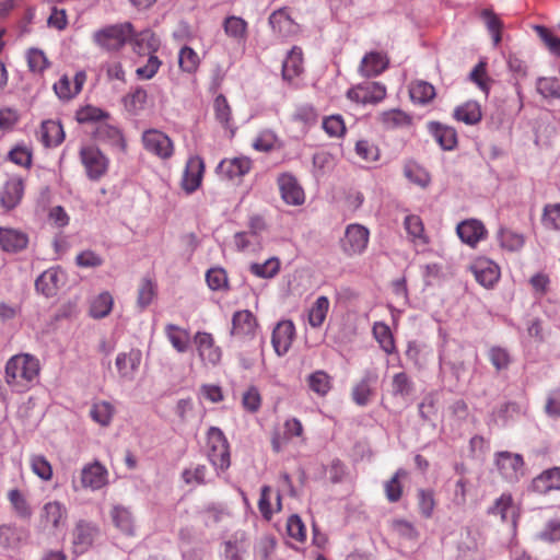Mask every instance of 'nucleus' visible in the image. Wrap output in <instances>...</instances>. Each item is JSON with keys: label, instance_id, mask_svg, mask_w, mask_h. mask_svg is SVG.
I'll return each instance as SVG.
<instances>
[{"label": "nucleus", "instance_id": "nucleus-1", "mask_svg": "<svg viewBox=\"0 0 560 560\" xmlns=\"http://www.w3.org/2000/svg\"><path fill=\"white\" fill-rule=\"evenodd\" d=\"M40 364L28 353L13 355L5 364V382L16 392L28 390L38 380Z\"/></svg>", "mask_w": 560, "mask_h": 560}, {"label": "nucleus", "instance_id": "nucleus-2", "mask_svg": "<svg viewBox=\"0 0 560 560\" xmlns=\"http://www.w3.org/2000/svg\"><path fill=\"white\" fill-rule=\"evenodd\" d=\"M135 30L131 23L124 22L106 25L92 35L93 43L106 51H118L133 38Z\"/></svg>", "mask_w": 560, "mask_h": 560}, {"label": "nucleus", "instance_id": "nucleus-3", "mask_svg": "<svg viewBox=\"0 0 560 560\" xmlns=\"http://www.w3.org/2000/svg\"><path fill=\"white\" fill-rule=\"evenodd\" d=\"M208 458L212 466L221 471L231 465L230 445L224 433L217 427H211L207 433Z\"/></svg>", "mask_w": 560, "mask_h": 560}, {"label": "nucleus", "instance_id": "nucleus-4", "mask_svg": "<svg viewBox=\"0 0 560 560\" xmlns=\"http://www.w3.org/2000/svg\"><path fill=\"white\" fill-rule=\"evenodd\" d=\"M80 160L90 180H100L108 171L109 160L94 145L82 147Z\"/></svg>", "mask_w": 560, "mask_h": 560}, {"label": "nucleus", "instance_id": "nucleus-5", "mask_svg": "<svg viewBox=\"0 0 560 560\" xmlns=\"http://www.w3.org/2000/svg\"><path fill=\"white\" fill-rule=\"evenodd\" d=\"M68 521V510L59 501H49L44 504L39 514V525L44 530L56 534L61 530Z\"/></svg>", "mask_w": 560, "mask_h": 560}, {"label": "nucleus", "instance_id": "nucleus-6", "mask_svg": "<svg viewBox=\"0 0 560 560\" xmlns=\"http://www.w3.org/2000/svg\"><path fill=\"white\" fill-rule=\"evenodd\" d=\"M387 94L386 86L381 82L370 81L358 84L347 92V97L360 104H378Z\"/></svg>", "mask_w": 560, "mask_h": 560}, {"label": "nucleus", "instance_id": "nucleus-7", "mask_svg": "<svg viewBox=\"0 0 560 560\" xmlns=\"http://www.w3.org/2000/svg\"><path fill=\"white\" fill-rule=\"evenodd\" d=\"M494 462L502 478L509 482H516L524 475V459L520 454L498 452Z\"/></svg>", "mask_w": 560, "mask_h": 560}, {"label": "nucleus", "instance_id": "nucleus-8", "mask_svg": "<svg viewBox=\"0 0 560 560\" xmlns=\"http://www.w3.org/2000/svg\"><path fill=\"white\" fill-rule=\"evenodd\" d=\"M370 232L361 224L347 226L345 236L341 238L342 252L348 256L362 254L369 244Z\"/></svg>", "mask_w": 560, "mask_h": 560}, {"label": "nucleus", "instance_id": "nucleus-9", "mask_svg": "<svg viewBox=\"0 0 560 560\" xmlns=\"http://www.w3.org/2000/svg\"><path fill=\"white\" fill-rule=\"evenodd\" d=\"M144 149L162 160H167L174 154V143L164 132L156 129L145 130L142 135Z\"/></svg>", "mask_w": 560, "mask_h": 560}, {"label": "nucleus", "instance_id": "nucleus-10", "mask_svg": "<svg viewBox=\"0 0 560 560\" xmlns=\"http://www.w3.org/2000/svg\"><path fill=\"white\" fill-rule=\"evenodd\" d=\"M253 168V161L248 156L223 159L217 166L220 177L231 182H241Z\"/></svg>", "mask_w": 560, "mask_h": 560}, {"label": "nucleus", "instance_id": "nucleus-11", "mask_svg": "<svg viewBox=\"0 0 560 560\" xmlns=\"http://www.w3.org/2000/svg\"><path fill=\"white\" fill-rule=\"evenodd\" d=\"M25 182L21 176L9 177L0 189V206L4 211L15 209L24 197Z\"/></svg>", "mask_w": 560, "mask_h": 560}, {"label": "nucleus", "instance_id": "nucleus-12", "mask_svg": "<svg viewBox=\"0 0 560 560\" xmlns=\"http://www.w3.org/2000/svg\"><path fill=\"white\" fill-rule=\"evenodd\" d=\"M205 162L199 155L190 156L187 162L182 177V188L187 192L191 194L196 191L203 178Z\"/></svg>", "mask_w": 560, "mask_h": 560}, {"label": "nucleus", "instance_id": "nucleus-13", "mask_svg": "<svg viewBox=\"0 0 560 560\" xmlns=\"http://www.w3.org/2000/svg\"><path fill=\"white\" fill-rule=\"evenodd\" d=\"M194 341L198 351V354L202 362L207 365H217L222 358V351L220 347L215 346L214 338L210 332L198 331Z\"/></svg>", "mask_w": 560, "mask_h": 560}, {"label": "nucleus", "instance_id": "nucleus-14", "mask_svg": "<svg viewBox=\"0 0 560 560\" xmlns=\"http://www.w3.org/2000/svg\"><path fill=\"white\" fill-rule=\"evenodd\" d=\"M80 479L83 488L100 490L108 483V470L102 463L94 460L83 466Z\"/></svg>", "mask_w": 560, "mask_h": 560}, {"label": "nucleus", "instance_id": "nucleus-15", "mask_svg": "<svg viewBox=\"0 0 560 560\" xmlns=\"http://www.w3.org/2000/svg\"><path fill=\"white\" fill-rule=\"evenodd\" d=\"M295 337V326L292 320H281L273 328L271 343L275 352L282 357L292 346Z\"/></svg>", "mask_w": 560, "mask_h": 560}, {"label": "nucleus", "instance_id": "nucleus-16", "mask_svg": "<svg viewBox=\"0 0 560 560\" xmlns=\"http://www.w3.org/2000/svg\"><path fill=\"white\" fill-rule=\"evenodd\" d=\"M279 190L283 201L291 206H301L305 201V194L296 178L290 174L278 177Z\"/></svg>", "mask_w": 560, "mask_h": 560}, {"label": "nucleus", "instance_id": "nucleus-17", "mask_svg": "<svg viewBox=\"0 0 560 560\" xmlns=\"http://www.w3.org/2000/svg\"><path fill=\"white\" fill-rule=\"evenodd\" d=\"M258 327L257 318L248 310L237 311L232 317L231 335L240 338H252Z\"/></svg>", "mask_w": 560, "mask_h": 560}, {"label": "nucleus", "instance_id": "nucleus-18", "mask_svg": "<svg viewBox=\"0 0 560 560\" xmlns=\"http://www.w3.org/2000/svg\"><path fill=\"white\" fill-rule=\"evenodd\" d=\"M86 81V73L78 71L74 75L73 82L69 77L63 74L52 86L54 92L59 100L69 101L75 97L81 91Z\"/></svg>", "mask_w": 560, "mask_h": 560}, {"label": "nucleus", "instance_id": "nucleus-19", "mask_svg": "<svg viewBox=\"0 0 560 560\" xmlns=\"http://www.w3.org/2000/svg\"><path fill=\"white\" fill-rule=\"evenodd\" d=\"M530 490L538 494L560 491V467H552L541 471L532 480Z\"/></svg>", "mask_w": 560, "mask_h": 560}, {"label": "nucleus", "instance_id": "nucleus-20", "mask_svg": "<svg viewBox=\"0 0 560 560\" xmlns=\"http://www.w3.org/2000/svg\"><path fill=\"white\" fill-rule=\"evenodd\" d=\"M28 236L21 230L0 226V247L7 253H19L27 247Z\"/></svg>", "mask_w": 560, "mask_h": 560}, {"label": "nucleus", "instance_id": "nucleus-21", "mask_svg": "<svg viewBox=\"0 0 560 560\" xmlns=\"http://www.w3.org/2000/svg\"><path fill=\"white\" fill-rule=\"evenodd\" d=\"M377 382V374L366 371L363 377L354 384L351 397L358 406H366L374 395V386Z\"/></svg>", "mask_w": 560, "mask_h": 560}, {"label": "nucleus", "instance_id": "nucleus-22", "mask_svg": "<svg viewBox=\"0 0 560 560\" xmlns=\"http://www.w3.org/2000/svg\"><path fill=\"white\" fill-rule=\"evenodd\" d=\"M456 232L462 242L471 247H475L487 235L485 225L476 219L463 221L457 225Z\"/></svg>", "mask_w": 560, "mask_h": 560}, {"label": "nucleus", "instance_id": "nucleus-23", "mask_svg": "<svg viewBox=\"0 0 560 560\" xmlns=\"http://www.w3.org/2000/svg\"><path fill=\"white\" fill-rule=\"evenodd\" d=\"M304 428L302 422L298 418H290L285 420L283 424V433H273L271 439V446L276 453L282 451V448L289 443L292 438L303 436Z\"/></svg>", "mask_w": 560, "mask_h": 560}, {"label": "nucleus", "instance_id": "nucleus-24", "mask_svg": "<svg viewBox=\"0 0 560 560\" xmlns=\"http://www.w3.org/2000/svg\"><path fill=\"white\" fill-rule=\"evenodd\" d=\"M388 65L389 59L386 54L371 51L362 58L360 73L365 78L377 77L388 68Z\"/></svg>", "mask_w": 560, "mask_h": 560}, {"label": "nucleus", "instance_id": "nucleus-25", "mask_svg": "<svg viewBox=\"0 0 560 560\" xmlns=\"http://www.w3.org/2000/svg\"><path fill=\"white\" fill-rule=\"evenodd\" d=\"M477 282L485 288L493 287L500 278L499 267L487 259H479L471 266Z\"/></svg>", "mask_w": 560, "mask_h": 560}, {"label": "nucleus", "instance_id": "nucleus-26", "mask_svg": "<svg viewBox=\"0 0 560 560\" xmlns=\"http://www.w3.org/2000/svg\"><path fill=\"white\" fill-rule=\"evenodd\" d=\"M490 515H499L502 522H511L516 525L518 513L510 493H503L498 498L493 505L489 508Z\"/></svg>", "mask_w": 560, "mask_h": 560}, {"label": "nucleus", "instance_id": "nucleus-27", "mask_svg": "<svg viewBox=\"0 0 560 560\" xmlns=\"http://www.w3.org/2000/svg\"><path fill=\"white\" fill-rule=\"evenodd\" d=\"M404 226L410 242L416 246H427L430 237L425 233L422 219L417 214H408L404 220Z\"/></svg>", "mask_w": 560, "mask_h": 560}, {"label": "nucleus", "instance_id": "nucleus-28", "mask_svg": "<svg viewBox=\"0 0 560 560\" xmlns=\"http://www.w3.org/2000/svg\"><path fill=\"white\" fill-rule=\"evenodd\" d=\"M376 121L381 124L384 129L393 130L410 126L412 118L406 112L394 108L381 112L376 117Z\"/></svg>", "mask_w": 560, "mask_h": 560}, {"label": "nucleus", "instance_id": "nucleus-29", "mask_svg": "<svg viewBox=\"0 0 560 560\" xmlns=\"http://www.w3.org/2000/svg\"><path fill=\"white\" fill-rule=\"evenodd\" d=\"M95 534L96 528L92 526L90 523H86L84 521L78 522L73 529L72 539L75 552H85L92 546Z\"/></svg>", "mask_w": 560, "mask_h": 560}, {"label": "nucleus", "instance_id": "nucleus-30", "mask_svg": "<svg viewBox=\"0 0 560 560\" xmlns=\"http://www.w3.org/2000/svg\"><path fill=\"white\" fill-rule=\"evenodd\" d=\"M303 51L294 46L288 54L282 65V77L287 81H292L303 72Z\"/></svg>", "mask_w": 560, "mask_h": 560}, {"label": "nucleus", "instance_id": "nucleus-31", "mask_svg": "<svg viewBox=\"0 0 560 560\" xmlns=\"http://www.w3.org/2000/svg\"><path fill=\"white\" fill-rule=\"evenodd\" d=\"M39 138L47 148L59 145L65 138L62 126L55 120L43 121L39 129Z\"/></svg>", "mask_w": 560, "mask_h": 560}, {"label": "nucleus", "instance_id": "nucleus-32", "mask_svg": "<svg viewBox=\"0 0 560 560\" xmlns=\"http://www.w3.org/2000/svg\"><path fill=\"white\" fill-rule=\"evenodd\" d=\"M407 477L408 471L404 468H399L395 471L390 479L384 482L385 498L389 503H396L402 498V480Z\"/></svg>", "mask_w": 560, "mask_h": 560}, {"label": "nucleus", "instance_id": "nucleus-33", "mask_svg": "<svg viewBox=\"0 0 560 560\" xmlns=\"http://www.w3.org/2000/svg\"><path fill=\"white\" fill-rule=\"evenodd\" d=\"M269 24L281 36H289L296 30V24L285 9H279L269 16Z\"/></svg>", "mask_w": 560, "mask_h": 560}, {"label": "nucleus", "instance_id": "nucleus-34", "mask_svg": "<svg viewBox=\"0 0 560 560\" xmlns=\"http://www.w3.org/2000/svg\"><path fill=\"white\" fill-rule=\"evenodd\" d=\"M308 388L319 397L332 389V377L324 370H317L306 377Z\"/></svg>", "mask_w": 560, "mask_h": 560}, {"label": "nucleus", "instance_id": "nucleus-35", "mask_svg": "<svg viewBox=\"0 0 560 560\" xmlns=\"http://www.w3.org/2000/svg\"><path fill=\"white\" fill-rule=\"evenodd\" d=\"M112 522L120 532L132 535L135 530V520L129 509L115 505L110 510Z\"/></svg>", "mask_w": 560, "mask_h": 560}, {"label": "nucleus", "instance_id": "nucleus-36", "mask_svg": "<svg viewBox=\"0 0 560 560\" xmlns=\"http://www.w3.org/2000/svg\"><path fill=\"white\" fill-rule=\"evenodd\" d=\"M164 332L173 348L183 353L186 352L190 341L189 331L174 324H167Z\"/></svg>", "mask_w": 560, "mask_h": 560}, {"label": "nucleus", "instance_id": "nucleus-37", "mask_svg": "<svg viewBox=\"0 0 560 560\" xmlns=\"http://www.w3.org/2000/svg\"><path fill=\"white\" fill-rule=\"evenodd\" d=\"M431 131L436 142L444 150H453L457 144V133L452 127L439 122L431 124Z\"/></svg>", "mask_w": 560, "mask_h": 560}, {"label": "nucleus", "instance_id": "nucleus-38", "mask_svg": "<svg viewBox=\"0 0 560 560\" xmlns=\"http://www.w3.org/2000/svg\"><path fill=\"white\" fill-rule=\"evenodd\" d=\"M454 117L456 120L463 121L466 125H476L482 117L480 105L474 101L466 102L455 108Z\"/></svg>", "mask_w": 560, "mask_h": 560}, {"label": "nucleus", "instance_id": "nucleus-39", "mask_svg": "<svg viewBox=\"0 0 560 560\" xmlns=\"http://www.w3.org/2000/svg\"><path fill=\"white\" fill-rule=\"evenodd\" d=\"M60 273L57 269L45 270L35 281V288L46 296H52L58 288Z\"/></svg>", "mask_w": 560, "mask_h": 560}, {"label": "nucleus", "instance_id": "nucleus-40", "mask_svg": "<svg viewBox=\"0 0 560 560\" xmlns=\"http://www.w3.org/2000/svg\"><path fill=\"white\" fill-rule=\"evenodd\" d=\"M246 534L245 532H236L234 533L225 542H224V556L229 560H243L242 552L245 551V542H246Z\"/></svg>", "mask_w": 560, "mask_h": 560}, {"label": "nucleus", "instance_id": "nucleus-41", "mask_svg": "<svg viewBox=\"0 0 560 560\" xmlns=\"http://www.w3.org/2000/svg\"><path fill=\"white\" fill-rule=\"evenodd\" d=\"M113 295L107 291L102 292L92 300L90 305V315L96 319L104 318L109 315L113 310Z\"/></svg>", "mask_w": 560, "mask_h": 560}, {"label": "nucleus", "instance_id": "nucleus-42", "mask_svg": "<svg viewBox=\"0 0 560 560\" xmlns=\"http://www.w3.org/2000/svg\"><path fill=\"white\" fill-rule=\"evenodd\" d=\"M409 94L415 103L428 104L435 97V89L429 82L418 80L410 84Z\"/></svg>", "mask_w": 560, "mask_h": 560}, {"label": "nucleus", "instance_id": "nucleus-43", "mask_svg": "<svg viewBox=\"0 0 560 560\" xmlns=\"http://www.w3.org/2000/svg\"><path fill=\"white\" fill-rule=\"evenodd\" d=\"M28 70L35 74H43L50 67L46 54L38 48H30L25 54Z\"/></svg>", "mask_w": 560, "mask_h": 560}, {"label": "nucleus", "instance_id": "nucleus-44", "mask_svg": "<svg viewBox=\"0 0 560 560\" xmlns=\"http://www.w3.org/2000/svg\"><path fill=\"white\" fill-rule=\"evenodd\" d=\"M8 500L14 513L23 520H30L32 516V508L24 495L19 489H12L8 492Z\"/></svg>", "mask_w": 560, "mask_h": 560}, {"label": "nucleus", "instance_id": "nucleus-45", "mask_svg": "<svg viewBox=\"0 0 560 560\" xmlns=\"http://www.w3.org/2000/svg\"><path fill=\"white\" fill-rule=\"evenodd\" d=\"M247 26L248 24L244 19L235 15L228 16L223 22L225 34L237 42L245 40Z\"/></svg>", "mask_w": 560, "mask_h": 560}, {"label": "nucleus", "instance_id": "nucleus-46", "mask_svg": "<svg viewBox=\"0 0 560 560\" xmlns=\"http://www.w3.org/2000/svg\"><path fill=\"white\" fill-rule=\"evenodd\" d=\"M373 336L384 352L392 354L396 351L394 336L386 324L375 323L373 326Z\"/></svg>", "mask_w": 560, "mask_h": 560}, {"label": "nucleus", "instance_id": "nucleus-47", "mask_svg": "<svg viewBox=\"0 0 560 560\" xmlns=\"http://www.w3.org/2000/svg\"><path fill=\"white\" fill-rule=\"evenodd\" d=\"M329 310V300L325 295L316 299L308 311V324L314 327H320L326 319Z\"/></svg>", "mask_w": 560, "mask_h": 560}, {"label": "nucleus", "instance_id": "nucleus-48", "mask_svg": "<svg viewBox=\"0 0 560 560\" xmlns=\"http://www.w3.org/2000/svg\"><path fill=\"white\" fill-rule=\"evenodd\" d=\"M93 133L98 141L109 142L112 144H117L122 141L120 130L104 120L96 125Z\"/></svg>", "mask_w": 560, "mask_h": 560}, {"label": "nucleus", "instance_id": "nucleus-49", "mask_svg": "<svg viewBox=\"0 0 560 560\" xmlns=\"http://www.w3.org/2000/svg\"><path fill=\"white\" fill-rule=\"evenodd\" d=\"M114 406L108 401H98L93 404L90 416L91 418L102 427H107L114 416Z\"/></svg>", "mask_w": 560, "mask_h": 560}, {"label": "nucleus", "instance_id": "nucleus-50", "mask_svg": "<svg viewBox=\"0 0 560 560\" xmlns=\"http://www.w3.org/2000/svg\"><path fill=\"white\" fill-rule=\"evenodd\" d=\"M8 160L21 167L31 168L33 164L32 148L25 144H16L9 151Z\"/></svg>", "mask_w": 560, "mask_h": 560}, {"label": "nucleus", "instance_id": "nucleus-51", "mask_svg": "<svg viewBox=\"0 0 560 560\" xmlns=\"http://www.w3.org/2000/svg\"><path fill=\"white\" fill-rule=\"evenodd\" d=\"M179 68L187 73H195L200 65L198 54L189 46H184L178 54Z\"/></svg>", "mask_w": 560, "mask_h": 560}, {"label": "nucleus", "instance_id": "nucleus-52", "mask_svg": "<svg viewBox=\"0 0 560 560\" xmlns=\"http://www.w3.org/2000/svg\"><path fill=\"white\" fill-rule=\"evenodd\" d=\"M249 270L253 275L262 279L273 278L280 270V260L276 257L267 259L262 264H252Z\"/></svg>", "mask_w": 560, "mask_h": 560}, {"label": "nucleus", "instance_id": "nucleus-53", "mask_svg": "<svg viewBox=\"0 0 560 560\" xmlns=\"http://www.w3.org/2000/svg\"><path fill=\"white\" fill-rule=\"evenodd\" d=\"M215 119L224 127L229 128L232 121V109L224 95L219 94L213 102Z\"/></svg>", "mask_w": 560, "mask_h": 560}, {"label": "nucleus", "instance_id": "nucleus-54", "mask_svg": "<svg viewBox=\"0 0 560 560\" xmlns=\"http://www.w3.org/2000/svg\"><path fill=\"white\" fill-rule=\"evenodd\" d=\"M488 359L497 371L506 370L512 362L509 350L500 346H493L489 349Z\"/></svg>", "mask_w": 560, "mask_h": 560}, {"label": "nucleus", "instance_id": "nucleus-55", "mask_svg": "<svg viewBox=\"0 0 560 560\" xmlns=\"http://www.w3.org/2000/svg\"><path fill=\"white\" fill-rule=\"evenodd\" d=\"M32 471L42 480L49 481L52 478V467L43 455H33L30 459Z\"/></svg>", "mask_w": 560, "mask_h": 560}, {"label": "nucleus", "instance_id": "nucleus-56", "mask_svg": "<svg viewBox=\"0 0 560 560\" xmlns=\"http://www.w3.org/2000/svg\"><path fill=\"white\" fill-rule=\"evenodd\" d=\"M156 293L154 282L149 278H143L139 284L137 304L141 310H144L151 304Z\"/></svg>", "mask_w": 560, "mask_h": 560}, {"label": "nucleus", "instance_id": "nucleus-57", "mask_svg": "<svg viewBox=\"0 0 560 560\" xmlns=\"http://www.w3.org/2000/svg\"><path fill=\"white\" fill-rule=\"evenodd\" d=\"M208 287L213 291L226 290L229 288L228 275L223 268H211L206 273Z\"/></svg>", "mask_w": 560, "mask_h": 560}, {"label": "nucleus", "instance_id": "nucleus-58", "mask_svg": "<svg viewBox=\"0 0 560 560\" xmlns=\"http://www.w3.org/2000/svg\"><path fill=\"white\" fill-rule=\"evenodd\" d=\"M418 508L421 515L425 518H430L433 515L435 509L434 492L432 490L419 489L417 492Z\"/></svg>", "mask_w": 560, "mask_h": 560}, {"label": "nucleus", "instance_id": "nucleus-59", "mask_svg": "<svg viewBox=\"0 0 560 560\" xmlns=\"http://www.w3.org/2000/svg\"><path fill=\"white\" fill-rule=\"evenodd\" d=\"M278 138L271 130H262L253 141V149L259 152H270L276 149Z\"/></svg>", "mask_w": 560, "mask_h": 560}, {"label": "nucleus", "instance_id": "nucleus-60", "mask_svg": "<svg viewBox=\"0 0 560 560\" xmlns=\"http://www.w3.org/2000/svg\"><path fill=\"white\" fill-rule=\"evenodd\" d=\"M499 242L503 248L514 252L518 250L524 245V237L512 230L502 229L499 233Z\"/></svg>", "mask_w": 560, "mask_h": 560}, {"label": "nucleus", "instance_id": "nucleus-61", "mask_svg": "<svg viewBox=\"0 0 560 560\" xmlns=\"http://www.w3.org/2000/svg\"><path fill=\"white\" fill-rule=\"evenodd\" d=\"M541 222L546 229L560 231V203L546 205Z\"/></svg>", "mask_w": 560, "mask_h": 560}, {"label": "nucleus", "instance_id": "nucleus-62", "mask_svg": "<svg viewBox=\"0 0 560 560\" xmlns=\"http://www.w3.org/2000/svg\"><path fill=\"white\" fill-rule=\"evenodd\" d=\"M538 538L548 544L560 541V518L549 520L538 533Z\"/></svg>", "mask_w": 560, "mask_h": 560}, {"label": "nucleus", "instance_id": "nucleus-63", "mask_svg": "<svg viewBox=\"0 0 560 560\" xmlns=\"http://www.w3.org/2000/svg\"><path fill=\"white\" fill-rule=\"evenodd\" d=\"M535 30L547 49L551 54L560 57V37L555 35L549 28L545 26H536Z\"/></svg>", "mask_w": 560, "mask_h": 560}, {"label": "nucleus", "instance_id": "nucleus-64", "mask_svg": "<svg viewBox=\"0 0 560 560\" xmlns=\"http://www.w3.org/2000/svg\"><path fill=\"white\" fill-rule=\"evenodd\" d=\"M323 129L329 137L340 138L346 133V125L340 115L324 118Z\"/></svg>", "mask_w": 560, "mask_h": 560}]
</instances>
